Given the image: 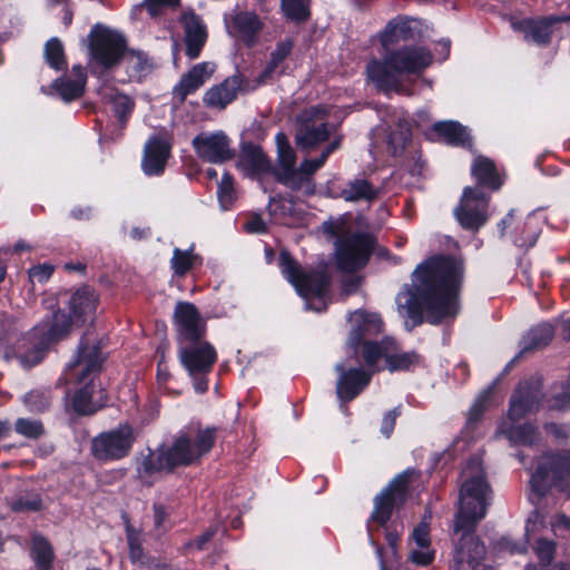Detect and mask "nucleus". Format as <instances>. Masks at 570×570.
I'll use <instances>...</instances> for the list:
<instances>
[{
	"instance_id": "nucleus-1",
	"label": "nucleus",
	"mask_w": 570,
	"mask_h": 570,
	"mask_svg": "<svg viewBox=\"0 0 570 570\" xmlns=\"http://www.w3.org/2000/svg\"><path fill=\"white\" fill-rule=\"evenodd\" d=\"M462 278L461 262L444 256L432 257L413 272L411 289L397 295L399 308L413 325L423 322V314L432 324L453 317L459 309Z\"/></svg>"
},
{
	"instance_id": "nucleus-2",
	"label": "nucleus",
	"mask_w": 570,
	"mask_h": 570,
	"mask_svg": "<svg viewBox=\"0 0 570 570\" xmlns=\"http://www.w3.org/2000/svg\"><path fill=\"white\" fill-rule=\"evenodd\" d=\"M491 489L482 459L472 456L461 473L460 508L453 531V570H478L485 556V547L474 533L476 523L487 514Z\"/></svg>"
},
{
	"instance_id": "nucleus-3",
	"label": "nucleus",
	"mask_w": 570,
	"mask_h": 570,
	"mask_svg": "<svg viewBox=\"0 0 570 570\" xmlns=\"http://www.w3.org/2000/svg\"><path fill=\"white\" fill-rule=\"evenodd\" d=\"M216 441L214 428H189L179 433L167 449H159L146 455L138 468L140 474L171 471L179 465L198 463L209 453Z\"/></svg>"
},
{
	"instance_id": "nucleus-4",
	"label": "nucleus",
	"mask_w": 570,
	"mask_h": 570,
	"mask_svg": "<svg viewBox=\"0 0 570 570\" xmlns=\"http://www.w3.org/2000/svg\"><path fill=\"white\" fill-rule=\"evenodd\" d=\"M432 61L433 56L426 48L402 47L385 55L382 61H370L366 72L380 90L401 92L404 76L422 73Z\"/></svg>"
},
{
	"instance_id": "nucleus-5",
	"label": "nucleus",
	"mask_w": 570,
	"mask_h": 570,
	"mask_svg": "<svg viewBox=\"0 0 570 570\" xmlns=\"http://www.w3.org/2000/svg\"><path fill=\"white\" fill-rule=\"evenodd\" d=\"M73 326L77 325L72 317L58 308L35 326L27 336L18 338L13 346L7 347L4 357L18 361L26 368L35 366L43 358L48 345L65 338Z\"/></svg>"
},
{
	"instance_id": "nucleus-6",
	"label": "nucleus",
	"mask_w": 570,
	"mask_h": 570,
	"mask_svg": "<svg viewBox=\"0 0 570 570\" xmlns=\"http://www.w3.org/2000/svg\"><path fill=\"white\" fill-rule=\"evenodd\" d=\"M104 357L97 344H90L86 336L81 338L77 355L66 371L67 380L78 385H83L76 392L73 407L78 413L88 414L95 411L91 404L92 382L100 372Z\"/></svg>"
},
{
	"instance_id": "nucleus-7",
	"label": "nucleus",
	"mask_w": 570,
	"mask_h": 570,
	"mask_svg": "<svg viewBox=\"0 0 570 570\" xmlns=\"http://www.w3.org/2000/svg\"><path fill=\"white\" fill-rule=\"evenodd\" d=\"M323 232L336 236V262L340 269L355 272L363 268L374 249L375 239L367 233H347L342 219L324 222Z\"/></svg>"
},
{
	"instance_id": "nucleus-8",
	"label": "nucleus",
	"mask_w": 570,
	"mask_h": 570,
	"mask_svg": "<svg viewBox=\"0 0 570 570\" xmlns=\"http://www.w3.org/2000/svg\"><path fill=\"white\" fill-rule=\"evenodd\" d=\"M279 267L284 277L305 299L307 308L316 312H322L326 308L330 278L325 272L303 271L286 250H282L279 254Z\"/></svg>"
},
{
	"instance_id": "nucleus-9",
	"label": "nucleus",
	"mask_w": 570,
	"mask_h": 570,
	"mask_svg": "<svg viewBox=\"0 0 570 570\" xmlns=\"http://www.w3.org/2000/svg\"><path fill=\"white\" fill-rule=\"evenodd\" d=\"M531 489L542 495L548 487L570 494V451L543 455L530 480Z\"/></svg>"
},
{
	"instance_id": "nucleus-10",
	"label": "nucleus",
	"mask_w": 570,
	"mask_h": 570,
	"mask_svg": "<svg viewBox=\"0 0 570 570\" xmlns=\"http://www.w3.org/2000/svg\"><path fill=\"white\" fill-rule=\"evenodd\" d=\"M178 354L180 363L194 381L195 391L205 393L208 390L206 377L217 360L214 346L203 340L187 342L180 344Z\"/></svg>"
},
{
	"instance_id": "nucleus-11",
	"label": "nucleus",
	"mask_w": 570,
	"mask_h": 570,
	"mask_svg": "<svg viewBox=\"0 0 570 570\" xmlns=\"http://www.w3.org/2000/svg\"><path fill=\"white\" fill-rule=\"evenodd\" d=\"M415 473V470L411 469L403 471L374 498V507L370 518L372 522L384 525L390 520L393 510L405 502L409 484Z\"/></svg>"
},
{
	"instance_id": "nucleus-12",
	"label": "nucleus",
	"mask_w": 570,
	"mask_h": 570,
	"mask_svg": "<svg viewBox=\"0 0 570 570\" xmlns=\"http://www.w3.org/2000/svg\"><path fill=\"white\" fill-rule=\"evenodd\" d=\"M89 38L91 61L105 70L115 67L125 56L126 42L121 35L106 28H94Z\"/></svg>"
},
{
	"instance_id": "nucleus-13",
	"label": "nucleus",
	"mask_w": 570,
	"mask_h": 570,
	"mask_svg": "<svg viewBox=\"0 0 570 570\" xmlns=\"http://www.w3.org/2000/svg\"><path fill=\"white\" fill-rule=\"evenodd\" d=\"M134 440L131 426L120 425L97 435L91 442V453L100 461L120 460L129 454Z\"/></svg>"
},
{
	"instance_id": "nucleus-14",
	"label": "nucleus",
	"mask_w": 570,
	"mask_h": 570,
	"mask_svg": "<svg viewBox=\"0 0 570 570\" xmlns=\"http://www.w3.org/2000/svg\"><path fill=\"white\" fill-rule=\"evenodd\" d=\"M489 196L479 187H465L454 215L465 229L478 230L488 220Z\"/></svg>"
},
{
	"instance_id": "nucleus-15",
	"label": "nucleus",
	"mask_w": 570,
	"mask_h": 570,
	"mask_svg": "<svg viewBox=\"0 0 570 570\" xmlns=\"http://www.w3.org/2000/svg\"><path fill=\"white\" fill-rule=\"evenodd\" d=\"M330 136L327 117L324 109L312 107L301 116V125L295 140L299 148L309 150L325 141Z\"/></svg>"
},
{
	"instance_id": "nucleus-16",
	"label": "nucleus",
	"mask_w": 570,
	"mask_h": 570,
	"mask_svg": "<svg viewBox=\"0 0 570 570\" xmlns=\"http://www.w3.org/2000/svg\"><path fill=\"white\" fill-rule=\"evenodd\" d=\"M193 147L199 158L222 164L235 157L232 140L224 131L200 132L193 139Z\"/></svg>"
},
{
	"instance_id": "nucleus-17",
	"label": "nucleus",
	"mask_w": 570,
	"mask_h": 570,
	"mask_svg": "<svg viewBox=\"0 0 570 570\" xmlns=\"http://www.w3.org/2000/svg\"><path fill=\"white\" fill-rule=\"evenodd\" d=\"M542 399V386L539 380L521 382L510 400L509 420L514 423L537 412Z\"/></svg>"
},
{
	"instance_id": "nucleus-18",
	"label": "nucleus",
	"mask_w": 570,
	"mask_h": 570,
	"mask_svg": "<svg viewBox=\"0 0 570 570\" xmlns=\"http://www.w3.org/2000/svg\"><path fill=\"white\" fill-rule=\"evenodd\" d=\"M174 321L179 344L203 340L206 334L205 322L191 303H177L174 311Z\"/></svg>"
},
{
	"instance_id": "nucleus-19",
	"label": "nucleus",
	"mask_w": 570,
	"mask_h": 570,
	"mask_svg": "<svg viewBox=\"0 0 570 570\" xmlns=\"http://www.w3.org/2000/svg\"><path fill=\"white\" fill-rule=\"evenodd\" d=\"M275 140L277 146V167L274 171L276 179L291 189H302V173H298L295 167V151L289 145L286 135L278 132Z\"/></svg>"
},
{
	"instance_id": "nucleus-20",
	"label": "nucleus",
	"mask_w": 570,
	"mask_h": 570,
	"mask_svg": "<svg viewBox=\"0 0 570 570\" xmlns=\"http://www.w3.org/2000/svg\"><path fill=\"white\" fill-rule=\"evenodd\" d=\"M247 85L243 75L235 73L208 88L204 92L203 102L207 108L224 110L237 98L238 92L248 90Z\"/></svg>"
},
{
	"instance_id": "nucleus-21",
	"label": "nucleus",
	"mask_w": 570,
	"mask_h": 570,
	"mask_svg": "<svg viewBox=\"0 0 570 570\" xmlns=\"http://www.w3.org/2000/svg\"><path fill=\"white\" fill-rule=\"evenodd\" d=\"M228 33L248 47L256 45L258 35L263 30L264 23L261 18L250 11H238L226 19Z\"/></svg>"
},
{
	"instance_id": "nucleus-22",
	"label": "nucleus",
	"mask_w": 570,
	"mask_h": 570,
	"mask_svg": "<svg viewBox=\"0 0 570 570\" xmlns=\"http://www.w3.org/2000/svg\"><path fill=\"white\" fill-rule=\"evenodd\" d=\"M216 70V65L204 61L193 66L181 76L178 83L173 88V97L179 104L184 102L187 96L195 94L204 83L212 78Z\"/></svg>"
},
{
	"instance_id": "nucleus-23",
	"label": "nucleus",
	"mask_w": 570,
	"mask_h": 570,
	"mask_svg": "<svg viewBox=\"0 0 570 570\" xmlns=\"http://www.w3.org/2000/svg\"><path fill=\"white\" fill-rule=\"evenodd\" d=\"M335 371L340 374L336 384V394L342 401L355 399L370 383L372 372L362 368L345 370L344 364H336Z\"/></svg>"
},
{
	"instance_id": "nucleus-24",
	"label": "nucleus",
	"mask_w": 570,
	"mask_h": 570,
	"mask_svg": "<svg viewBox=\"0 0 570 570\" xmlns=\"http://www.w3.org/2000/svg\"><path fill=\"white\" fill-rule=\"evenodd\" d=\"M352 331L347 340V345L356 350L365 341L382 332L383 322L379 314L356 311L351 314Z\"/></svg>"
},
{
	"instance_id": "nucleus-25",
	"label": "nucleus",
	"mask_w": 570,
	"mask_h": 570,
	"mask_svg": "<svg viewBox=\"0 0 570 570\" xmlns=\"http://www.w3.org/2000/svg\"><path fill=\"white\" fill-rule=\"evenodd\" d=\"M180 22L184 27L186 56L189 59H196L199 57L207 40L206 26L202 18L193 10L183 12Z\"/></svg>"
},
{
	"instance_id": "nucleus-26",
	"label": "nucleus",
	"mask_w": 570,
	"mask_h": 570,
	"mask_svg": "<svg viewBox=\"0 0 570 570\" xmlns=\"http://www.w3.org/2000/svg\"><path fill=\"white\" fill-rule=\"evenodd\" d=\"M66 304L69 315L80 326L95 316L98 296L89 287H81L69 295Z\"/></svg>"
},
{
	"instance_id": "nucleus-27",
	"label": "nucleus",
	"mask_w": 570,
	"mask_h": 570,
	"mask_svg": "<svg viewBox=\"0 0 570 570\" xmlns=\"http://www.w3.org/2000/svg\"><path fill=\"white\" fill-rule=\"evenodd\" d=\"M170 144L163 138H150L144 149L141 167L146 175H160L170 156Z\"/></svg>"
},
{
	"instance_id": "nucleus-28",
	"label": "nucleus",
	"mask_w": 570,
	"mask_h": 570,
	"mask_svg": "<svg viewBox=\"0 0 570 570\" xmlns=\"http://www.w3.org/2000/svg\"><path fill=\"white\" fill-rule=\"evenodd\" d=\"M87 72L81 65H75L71 68L70 75H65L52 82V89L59 95V97L70 102L79 99L86 88Z\"/></svg>"
},
{
	"instance_id": "nucleus-29",
	"label": "nucleus",
	"mask_w": 570,
	"mask_h": 570,
	"mask_svg": "<svg viewBox=\"0 0 570 570\" xmlns=\"http://www.w3.org/2000/svg\"><path fill=\"white\" fill-rule=\"evenodd\" d=\"M553 19H556V16L540 20L523 19L512 22V28L523 32L527 40H532L538 45H546L551 39L552 26L559 23V21H552Z\"/></svg>"
},
{
	"instance_id": "nucleus-30",
	"label": "nucleus",
	"mask_w": 570,
	"mask_h": 570,
	"mask_svg": "<svg viewBox=\"0 0 570 570\" xmlns=\"http://www.w3.org/2000/svg\"><path fill=\"white\" fill-rule=\"evenodd\" d=\"M126 540L129 550V559L134 564L148 569H158L161 567L160 561L149 557L145 552L142 548V531L132 527L128 521L126 522Z\"/></svg>"
},
{
	"instance_id": "nucleus-31",
	"label": "nucleus",
	"mask_w": 570,
	"mask_h": 570,
	"mask_svg": "<svg viewBox=\"0 0 570 570\" xmlns=\"http://www.w3.org/2000/svg\"><path fill=\"white\" fill-rule=\"evenodd\" d=\"M239 166L250 175L269 173L272 163L259 146L248 144L242 149Z\"/></svg>"
},
{
	"instance_id": "nucleus-32",
	"label": "nucleus",
	"mask_w": 570,
	"mask_h": 570,
	"mask_svg": "<svg viewBox=\"0 0 570 570\" xmlns=\"http://www.w3.org/2000/svg\"><path fill=\"white\" fill-rule=\"evenodd\" d=\"M294 47V41L291 38H285L279 40L275 48L269 53V59L256 79V85L250 89H255L262 83H264L267 79L272 78L274 73L277 72L278 68L285 61V59L291 55Z\"/></svg>"
},
{
	"instance_id": "nucleus-33",
	"label": "nucleus",
	"mask_w": 570,
	"mask_h": 570,
	"mask_svg": "<svg viewBox=\"0 0 570 570\" xmlns=\"http://www.w3.org/2000/svg\"><path fill=\"white\" fill-rule=\"evenodd\" d=\"M377 195V188L364 177L348 180L340 193V197L346 202H372Z\"/></svg>"
},
{
	"instance_id": "nucleus-34",
	"label": "nucleus",
	"mask_w": 570,
	"mask_h": 570,
	"mask_svg": "<svg viewBox=\"0 0 570 570\" xmlns=\"http://www.w3.org/2000/svg\"><path fill=\"white\" fill-rule=\"evenodd\" d=\"M99 94L102 100L111 106L114 112L120 120H124L132 112L135 107L134 100L129 96L119 92L111 85H102L99 89Z\"/></svg>"
},
{
	"instance_id": "nucleus-35",
	"label": "nucleus",
	"mask_w": 570,
	"mask_h": 570,
	"mask_svg": "<svg viewBox=\"0 0 570 570\" xmlns=\"http://www.w3.org/2000/svg\"><path fill=\"white\" fill-rule=\"evenodd\" d=\"M554 335V330L551 324L542 323L532 327L522 340V348L512 362L517 361L521 354L528 351L541 348L550 343Z\"/></svg>"
},
{
	"instance_id": "nucleus-36",
	"label": "nucleus",
	"mask_w": 570,
	"mask_h": 570,
	"mask_svg": "<svg viewBox=\"0 0 570 570\" xmlns=\"http://www.w3.org/2000/svg\"><path fill=\"white\" fill-rule=\"evenodd\" d=\"M472 175L475 177L479 187L485 186L493 190L501 187L502 181L497 173L495 166L492 160L485 157L475 159L472 166Z\"/></svg>"
},
{
	"instance_id": "nucleus-37",
	"label": "nucleus",
	"mask_w": 570,
	"mask_h": 570,
	"mask_svg": "<svg viewBox=\"0 0 570 570\" xmlns=\"http://www.w3.org/2000/svg\"><path fill=\"white\" fill-rule=\"evenodd\" d=\"M340 146V140H335L330 144L316 159H305L301 163L297 168L298 173H302V188L306 186L307 193H313V187L311 186V176L318 170L326 161L328 156L337 149Z\"/></svg>"
},
{
	"instance_id": "nucleus-38",
	"label": "nucleus",
	"mask_w": 570,
	"mask_h": 570,
	"mask_svg": "<svg viewBox=\"0 0 570 570\" xmlns=\"http://www.w3.org/2000/svg\"><path fill=\"white\" fill-rule=\"evenodd\" d=\"M433 130L448 144L464 146L470 142L466 129L455 121H439L433 125Z\"/></svg>"
},
{
	"instance_id": "nucleus-39",
	"label": "nucleus",
	"mask_w": 570,
	"mask_h": 570,
	"mask_svg": "<svg viewBox=\"0 0 570 570\" xmlns=\"http://www.w3.org/2000/svg\"><path fill=\"white\" fill-rule=\"evenodd\" d=\"M385 354L386 366L391 372L394 371H409L412 367L417 366L422 358L415 352H401L396 351L395 342L393 341V346Z\"/></svg>"
},
{
	"instance_id": "nucleus-40",
	"label": "nucleus",
	"mask_w": 570,
	"mask_h": 570,
	"mask_svg": "<svg viewBox=\"0 0 570 570\" xmlns=\"http://www.w3.org/2000/svg\"><path fill=\"white\" fill-rule=\"evenodd\" d=\"M125 57L127 73L130 79L140 80L154 69L153 61L141 51H130Z\"/></svg>"
},
{
	"instance_id": "nucleus-41",
	"label": "nucleus",
	"mask_w": 570,
	"mask_h": 570,
	"mask_svg": "<svg viewBox=\"0 0 570 570\" xmlns=\"http://www.w3.org/2000/svg\"><path fill=\"white\" fill-rule=\"evenodd\" d=\"M411 37V26L409 20H392L387 23L381 33V43L389 48L401 40H407Z\"/></svg>"
},
{
	"instance_id": "nucleus-42",
	"label": "nucleus",
	"mask_w": 570,
	"mask_h": 570,
	"mask_svg": "<svg viewBox=\"0 0 570 570\" xmlns=\"http://www.w3.org/2000/svg\"><path fill=\"white\" fill-rule=\"evenodd\" d=\"M31 552L38 570L50 569L53 559V552L50 543L43 537H33Z\"/></svg>"
},
{
	"instance_id": "nucleus-43",
	"label": "nucleus",
	"mask_w": 570,
	"mask_h": 570,
	"mask_svg": "<svg viewBox=\"0 0 570 570\" xmlns=\"http://www.w3.org/2000/svg\"><path fill=\"white\" fill-rule=\"evenodd\" d=\"M361 345L363 346L362 355L364 362L367 366H373L381 357L385 358V354H387L386 352L393 346V340L385 338L381 343L365 341V343H362Z\"/></svg>"
},
{
	"instance_id": "nucleus-44",
	"label": "nucleus",
	"mask_w": 570,
	"mask_h": 570,
	"mask_svg": "<svg viewBox=\"0 0 570 570\" xmlns=\"http://www.w3.org/2000/svg\"><path fill=\"white\" fill-rule=\"evenodd\" d=\"M507 438L515 444L531 445L535 442L538 430L532 424L511 425L507 431H503Z\"/></svg>"
},
{
	"instance_id": "nucleus-45",
	"label": "nucleus",
	"mask_w": 570,
	"mask_h": 570,
	"mask_svg": "<svg viewBox=\"0 0 570 570\" xmlns=\"http://www.w3.org/2000/svg\"><path fill=\"white\" fill-rule=\"evenodd\" d=\"M284 16L292 21H306L309 17V0H282Z\"/></svg>"
},
{
	"instance_id": "nucleus-46",
	"label": "nucleus",
	"mask_w": 570,
	"mask_h": 570,
	"mask_svg": "<svg viewBox=\"0 0 570 570\" xmlns=\"http://www.w3.org/2000/svg\"><path fill=\"white\" fill-rule=\"evenodd\" d=\"M10 509L17 513L36 512L41 510L42 500L38 493H30L7 499Z\"/></svg>"
},
{
	"instance_id": "nucleus-47",
	"label": "nucleus",
	"mask_w": 570,
	"mask_h": 570,
	"mask_svg": "<svg viewBox=\"0 0 570 570\" xmlns=\"http://www.w3.org/2000/svg\"><path fill=\"white\" fill-rule=\"evenodd\" d=\"M534 552L538 557V564H529L528 567H535L537 570L552 569L551 561L556 554V542L548 539H538L534 546Z\"/></svg>"
},
{
	"instance_id": "nucleus-48",
	"label": "nucleus",
	"mask_w": 570,
	"mask_h": 570,
	"mask_svg": "<svg viewBox=\"0 0 570 570\" xmlns=\"http://www.w3.org/2000/svg\"><path fill=\"white\" fill-rule=\"evenodd\" d=\"M43 56L47 63L55 70H60L66 66L63 46L58 38H51L47 41Z\"/></svg>"
},
{
	"instance_id": "nucleus-49",
	"label": "nucleus",
	"mask_w": 570,
	"mask_h": 570,
	"mask_svg": "<svg viewBox=\"0 0 570 570\" xmlns=\"http://www.w3.org/2000/svg\"><path fill=\"white\" fill-rule=\"evenodd\" d=\"M23 403L31 412H43L50 406V392L48 390H33L24 395Z\"/></svg>"
},
{
	"instance_id": "nucleus-50",
	"label": "nucleus",
	"mask_w": 570,
	"mask_h": 570,
	"mask_svg": "<svg viewBox=\"0 0 570 570\" xmlns=\"http://www.w3.org/2000/svg\"><path fill=\"white\" fill-rule=\"evenodd\" d=\"M195 258L190 250L175 248L170 261L171 268L176 275L183 276L191 268Z\"/></svg>"
},
{
	"instance_id": "nucleus-51",
	"label": "nucleus",
	"mask_w": 570,
	"mask_h": 570,
	"mask_svg": "<svg viewBox=\"0 0 570 570\" xmlns=\"http://www.w3.org/2000/svg\"><path fill=\"white\" fill-rule=\"evenodd\" d=\"M14 430L18 434L29 439H37L43 434V425L39 420L18 419Z\"/></svg>"
},
{
	"instance_id": "nucleus-52",
	"label": "nucleus",
	"mask_w": 570,
	"mask_h": 570,
	"mask_svg": "<svg viewBox=\"0 0 570 570\" xmlns=\"http://www.w3.org/2000/svg\"><path fill=\"white\" fill-rule=\"evenodd\" d=\"M411 138V131L406 124H401L397 131H393L389 135L387 144L394 155H397L404 149L406 142Z\"/></svg>"
},
{
	"instance_id": "nucleus-53",
	"label": "nucleus",
	"mask_w": 570,
	"mask_h": 570,
	"mask_svg": "<svg viewBox=\"0 0 570 570\" xmlns=\"http://www.w3.org/2000/svg\"><path fill=\"white\" fill-rule=\"evenodd\" d=\"M489 395V392L481 393L469 409L466 420V424L469 428H472L481 419L482 414L487 409Z\"/></svg>"
},
{
	"instance_id": "nucleus-54",
	"label": "nucleus",
	"mask_w": 570,
	"mask_h": 570,
	"mask_svg": "<svg viewBox=\"0 0 570 570\" xmlns=\"http://www.w3.org/2000/svg\"><path fill=\"white\" fill-rule=\"evenodd\" d=\"M550 529L556 537L570 534V517L563 512H558L550 519Z\"/></svg>"
},
{
	"instance_id": "nucleus-55",
	"label": "nucleus",
	"mask_w": 570,
	"mask_h": 570,
	"mask_svg": "<svg viewBox=\"0 0 570 570\" xmlns=\"http://www.w3.org/2000/svg\"><path fill=\"white\" fill-rule=\"evenodd\" d=\"M431 540H430V530L428 522L423 521L421 522L412 533V540L409 543V547H419V548H425L430 547Z\"/></svg>"
},
{
	"instance_id": "nucleus-56",
	"label": "nucleus",
	"mask_w": 570,
	"mask_h": 570,
	"mask_svg": "<svg viewBox=\"0 0 570 570\" xmlns=\"http://www.w3.org/2000/svg\"><path fill=\"white\" fill-rule=\"evenodd\" d=\"M18 331L17 320L7 313H0V341H9Z\"/></svg>"
},
{
	"instance_id": "nucleus-57",
	"label": "nucleus",
	"mask_w": 570,
	"mask_h": 570,
	"mask_svg": "<svg viewBox=\"0 0 570 570\" xmlns=\"http://www.w3.org/2000/svg\"><path fill=\"white\" fill-rule=\"evenodd\" d=\"M434 559V551L430 547H410L409 560L417 566H428Z\"/></svg>"
},
{
	"instance_id": "nucleus-58",
	"label": "nucleus",
	"mask_w": 570,
	"mask_h": 570,
	"mask_svg": "<svg viewBox=\"0 0 570 570\" xmlns=\"http://www.w3.org/2000/svg\"><path fill=\"white\" fill-rule=\"evenodd\" d=\"M233 178L229 174L225 173L218 185V198L222 204L230 203L233 199Z\"/></svg>"
},
{
	"instance_id": "nucleus-59",
	"label": "nucleus",
	"mask_w": 570,
	"mask_h": 570,
	"mask_svg": "<svg viewBox=\"0 0 570 570\" xmlns=\"http://www.w3.org/2000/svg\"><path fill=\"white\" fill-rule=\"evenodd\" d=\"M401 409H402L401 405L395 406L393 410L389 411L384 415V417L382 420V424H381V432L385 438L391 436V434L394 430V426H395L396 417H399L401 415Z\"/></svg>"
},
{
	"instance_id": "nucleus-60",
	"label": "nucleus",
	"mask_w": 570,
	"mask_h": 570,
	"mask_svg": "<svg viewBox=\"0 0 570 570\" xmlns=\"http://www.w3.org/2000/svg\"><path fill=\"white\" fill-rule=\"evenodd\" d=\"M53 268L50 265H38L29 269V278L32 283H45L52 275Z\"/></svg>"
},
{
	"instance_id": "nucleus-61",
	"label": "nucleus",
	"mask_w": 570,
	"mask_h": 570,
	"mask_svg": "<svg viewBox=\"0 0 570 570\" xmlns=\"http://www.w3.org/2000/svg\"><path fill=\"white\" fill-rule=\"evenodd\" d=\"M544 528V518L539 511H533L525 522V534L531 535Z\"/></svg>"
},
{
	"instance_id": "nucleus-62",
	"label": "nucleus",
	"mask_w": 570,
	"mask_h": 570,
	"mask_svg": "<svg viewBox=\"0 0 570 570\" xmlns=\"http://www.w3.org/2000/svg\"><path fill=\"white\" fill-rule=\"evenodd\" d=\"M161 6L178 7L179 0H177V3L175 4H169L163 0H144V2L137 6V9L145 7L150 17H157L160 13Z\"/></svg>"
},
{
	"instance_id": "nucleus-63",
	"label": "nucleus",
	"mask_w": 570,
	"mask_h": 570,
	"mask_svg": "<svg viewBox=\"0 0 570 570\" xmlns=\"http://www.w3.org/2000/svg\"><path fill=\"white\" fill-rule=\"evenodd\" d=\"M153 510L155 528L158 530L166 529V523L168 520V513L166 508L160 503H154Z\"/></svg>"
},
{
	"instance_id": "nucleus-64",
	"label": "nucleus",
	"mask_w": 570,
	"mask_h": 570,
	"mask_svg": "<svg viewBox=\"0 0 570 570\" xmlns=\"http://www.w3.org/2000/svg\"><path fill=\"white\" fill-rule=\"evenodd\" d=\"M248 233L262 234L266 232V224L259 215H252L244 225Z\"/></svg>"
}]
</instances>
